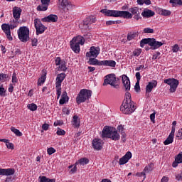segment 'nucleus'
I'll use <instances>...</instances> for the list:
<instances>
[{
	"mask_svg": "<svg viewBox=\"0 0 182 182\" xmlns=\"http://www.w3.org/2000/svg\"><path fill=\"white\" fill-rule=\"evenodd\" d=\"M144 45H149V46H151V48L149 46H146L145 50H150V49H151L152 50H156V49H159V48L163 46V45H164V43L157 41L154 38H144L140 41L141 48H144Z\"/></svg>",
	"mask_w": 182,
	"mask_h": 182,
	"instance_id": "f257e3e1",
	"label": "nucleus"
},
{
	"mask_svg": "<svg viewBox=\"0 0 182 182\" xmlns=\"http://www.w3.org/2000/svg\"><path fill=\"white\" fill-rule=\"evenodd\" d=\"M101 14H105V16H113L114 18H124V19H132V14L129 11L107 10L106 9L100 11Z\"/></svg>",
	"mask_w": 182,
	"mask_h": 182,
	"instance_id": "f03ea898",
	"label": "nucleus"
},
{
	"mask_svg": "<svg viewBox=\"0 0 182 182\" xmlns=\"http://www.w3.org/2000/svg\"><path fill=\"white\" fill-rule=\"evenodd\" d=\"M120 110L124 113V114H132L135 110L136 107L134 105V102L133 101H123Z\"/></svg>",
	"mask_w": 182,
	"mask_h": 182,
	"instance_id": "7ed1b4c3",
	"label": "nucleus"
},
{
	"mask_svg": "<svg viewBox=\"0 0 182 182\" xmlns=\"http://www.w3.org/2000/svg\"><path fill=\"white\" fill-rule=\"evenodd\" d=\"M90 97H92V90L82 89L76 97L77 104L80 105V103H85V102L89 100Z\"/></svg>",
	"mask_w": 182,
	"mask_h": 182,
	"instance_id": "20e7f679",
	"label": "nucleus"
},
{
	"mask_svg": "<svg viewBox=\"0 0 182 182\" xmlns=\"http://www.w3.org/2000/svg\"><path fill=\"white\" fill-rule=\"evenodd\" d=\"M117 83V78L116 77L115 74H108L105 77L104 82L102 85L107 86V85H110V86H112L114 89H119L120 86Z\"/></svg>",
	"mask_w": 182,
	"mask_h": 182,
	"instance_id": "39448f33",
	"label": "nucleus"
},
{
	"mask_svg": "<svg viewBox=\"0 0 182 182\" xmlns=\"http://www.w3.org/2000/svg\"><path fill=\"white\" fill-rule=\"evenodd\" d=\"M17 33L21 42L26 43L29 41V28L27 26L20 27Z\"/></svg>",
	"mask_w": 182,
	"mask_h": 182,
	"instance_id": "423d86ee",
	"label": "nucleus"
},
{
	"mask_svg": "<svg viewBox=\"0 0 182 182\" xmlns=\"http://www.w3.org/2000/svg\"><path fill=\"white\" fill-rule=\"evenodd\" d=\"M66 79V74L65 73H60L57 75L56 77V82H55V89L57 90V99H59L60 97V95H62V88L60 86H62V82Z\"/></svg>",
	"mask_w": 182,
	"mask_h": 182,
	"instance_id": "0eeeda50",
	"label": "nucleus"
},
{
	"mask_svg": "<svg viewBox=\"0 0 182 182\" xmlns=\"http://www.w3.org/2000/svg\"><path fill=\"white\" fill-rule=\"evenodd\" d=\"M95 22H96V17L90 16L83 21L82 23L79 25V28L81 29L82 32H85V31L89 29V25L95 23Z\"/></svg>",
	"mask_w": 182,
	"mask_h": 182,
	"instance_id": "6e6552de",
	"label": "nucleus"
},
{
	"mask_svg": "<svg viewBox=\"0 0 182 182\" xmlns=\"http://www.w3.org/2000/svg\"><path fill=\"white\" fill-rule=\"evenodd\" d=\"M164 82L170 86L169 91L171 93H174L177 90L178 85H180V82L176 78L166 79L164 80Z\"/></svg>",
	"mask_w": 182,
	"mask_h": 182,
	"instance_id": "1a4fd4ad",
	"label": "nucleus"
},
{
	"mask_svg": "<svg viewBox=\"0 0 182 182\" xmlns=\"http://www.w3.org/2000/svg\"><path fill=\"white\" fill-rule=\"evenodd\" d=\"M34 26L36 35H41L48 29V27L43 25L42 21H41V19L39 18L34 19Z\"/></svg>",
	"mask_w": 182,
	"mask_h": 182,
	"instance_id": "9d476101",
	"label": "nucleus"
},
{
	"mask_svg": "<svg viewBox=\"0 0 182 182\" xmlns=\"http://www.w3.org/2000/svg\"><path fill=\"white\" fill-rule=\"evenodd\" d=\"M99 53H100V48L92 46L90 48V52H87L86 57L96 58L97 56H99Z\"/></svg>",
	"mask_w": 182,
	"mask_h": 182,
	"instance_id": "9b49d317",
	"label": "nucleus"
},
{
	"mask_svg": "<svg viewBox=\"0 0 182 182\" xmlns=\"http://www.w3.org/2000/svg\"><path fill=\"white\" fill-rule=\"evenodd\" d=\"M77 39V38H73L70 41V48L75 53H79L80 52V46L79 45V43L76 42Z\"/></svg>",
	"mask_w": 182,
	"mask_h": 182,
	"instance_id": "f8f14e48",
	"label": "nucleus"
},
{
	"mask_svg": "<svg viewBox=\"0 0 182 182\" xmlns=\"http://www.w3.org/2000/svg\"><path fill=\"white\" fill-rule=\"evenodd\" d=\"M114 127H109V126H105L103 128L102 130V139H109L110 137V135L112 134Z\"/></svg>",
	"mask_w": 182,
	"mask_h": 182,
	"instance_id": "ddd939ff",
	"label": "nucleus"
},
{
	"mask_svg": "<svg viewBox=\"0 0 182 182\" xmlns=\"http://www.w3.org/2000/svg\"><path fill=\"white\" fill-rule=\"evenodd\" d=\"M92 144L95 150H102V149H103V141L100 139H94L92 141Z\"/></svg>",
	"mask_w": 182,
	"mask_h": 182,
	"instance_id": "4468645a",
	"label": "nucleus"
},
{
	"mask_svg": "<svg viewBox=\"0 0 182 182\" xmlns=\"http://www.w3.org/2000/svg\"><path fill=\"white\" fill-rule=\"evenodd\" d=\"M129 11L131 12L130 14L132 15V18H134V19H136V21L141 19V16H140V11H139L138 7H132L129 9Z\"/></svg>",
	"mask_w": 182,
	"mask_h": 182,
	"instance_id": "2eb2a0df",
	"label": "nucleus"
},
{
	"mask_svg": "<svg viewBox=\"0 0 182 182\" xmlns=\"http://www.w3.org/2000/svg\"><path fill=\"white\" fill-rule=\"evenodd\" d=\"M130 159H132V152L127 151L126 154L119 159V166H123L124 164H126V163L129 162V160H130Z\"/></svg>",
	"mask_w": 182,
	"mask_h": 182,
	"instance_id": "dca6fc26",
	"label": "nucleus"
},
{
	"mask_svg": "<svg viewBox=\"0 0 182 182\" xmlns=\"http://www.w3.org/2000/svg\"><path fill=\"white\" fill-rule=\"evenodd\" d=\"M58 4L62 7L63 9H67V11H69V9H72V8H73L72 4L68 2V0H58Z\"/></svg>",
	"mask_w": 182,
	"mask_h": 182,
	"instance_id": "f3484780",
	"label": "nucleus"
},
{
	"mask_svg": "<svg viewBox=\"0 0 182 182\" xmlns=\"http://www.w3.org/2000/svg\"><path fill=\"white\" fill-rule=\"evenodd\" d=\"M15 174L14 168H0V176H14Z\"/></svg>",
	"mask_w": 182,
	"mask_h": 182,
	"instance_id": "a211bd4d",
	"label": "nucleus"
},
{
	"mask_svg": "<svg viewBox=\"0 0 182 182\" xmlns=\"http://www.w3.org/2000/svg\"><path fill=\"white\" fill-rule=\"evenodd\" d=\"M58 16L55 14H50L41 19L42 22H58Z\"/></svg>",
	"mask_w": 182,
	"mask_h": 182,
	"instance_id": "6ab92c4d",
	"label": "nucleus"
},
{
	"mask_svg": "<svg viewBox=\"0 0 182 182\" xmlns=\"http://www.w3.org/2000/svg\"><path fill=\"white\" fill-rule=\"evenodd\" d=\"M122 83L125 87V90H130V79L126 75H123L122 77Z\"/></svg>",
	"mask_w": 182,
	"mask_h": 182,
	"instance_id": "aec40b11",
	"label": "nucleus"
},
{
	"mask_svg": "<svg viewBox=\"0 0 182 182\" xmlns=\"http://www.w3.org/2000/svg\"><path fill=\"white\" fill-rule=\"evenodd\" d=\"M157 86V81L156 80H152L151 82H149L148 85L146 87V93H150L151 90H153V87H156Z\"/></svg>",
	"mask_w": 182,
	"mask_h": 182,
	"instance_id": "412c9836",
	"label": "nucleus"
},
{
	"mask_svg": "<svg viewBox=\"0 0 182 182\" xmlns=\"http://www.w3.org/2000/svg\"><path fill=\"white\" fill-rule=\"evenodd\" d=\"M21 14H22V9L19 7H14L13 9V16L14 19L18 21L21 18Z\"/></svg>",
	"mask_w": 182,
	"mask_h": 182,
	"instance_id": "4be33fe9",
	"label": "nucleus"
},
{
	"mask_svg": "<svg viewBox=\"0 0 182 182\" xmlns=\"http://www.w3.org/2000/svg\"><path fill=\"white\" fill-rule=\"evenodd\" d=\"M87 63L89 65H95V66H102V61L96 59V58H92V57H90L89 58V60L87 61Z\"/></svg>",
	"mask_w": 182,
	"mask_h": 182,
	"instance_id": "5701e85b",
	"label": "nucleus"
},
{
	"mask_svg": "<svg viewBox=\"0 0 182 182\" xmlns=\"http://www.w3.org/2000/svg\"><path fill=\"white\" fill-rule=\"evenodd\" d=\"M109 139H111V140H114V141L120 140V134H119V132H117L116 128H114Z\"/></svg>",
	"mask_w": 182,
	"mask_h": 182,
	"instance_id": "b1692460",
	"label": "nucleus"
},
{
	"mask_svg": "<svg viewBox=\"0 0 182 182\" xmlns=\"http://www.w3.org/2000/svg\"><path fill=\"white\" fill-rule=\"evenodd\" d=\"M102 66H109L110 68H114L116 66V61L113 60H102Z\"/></svg>",
	"mask_w": 182,
	"mask_h": 182,
	"instance_id": "393cba45",
	"label": "nucleus"
},
{
	"mask_svg": "<svg viewBox=\"0 0 182 182\" xmlns=\"http://www.w3.org/2000/svg\"><path fill=\"white\" fill-rule=\"evenodd\" d=\"M68 102H69V96H68V92L64 91L61 95L59 103L60 105H65V103H68Z\"/></svg>",
	"mask_w": 182,
	"mask_h": 182,
	"instance_id": "a878e982",
	"label": "nucleus"
},
{
	"mask_svg": "<svg viewBox=\"0 0 182 182\" xmlns=\"http://www.w3.org/2000/svg\"><path fill=\"white\" fill-rule=\"evenodd\" d=\"M141 15L144 18H151V16H154L155 13L152 10L147 9L141 13Z\"/></svg>",
	"mask_w": 182,
	"mask_h": 182,
	"instance_id": "bb28decb",
	"label": "nucleus"
},
{
	"mask_svg": "<svg viewBox=\"0 0 182 182\" xmlns=\"http://www.w3.org/2000/svg\"><path fill=\"white\" fill-rule=\"evenodd\" d=\"M46 70H43V75L41 76V77L38 80V86H42L43 83H45V80H46Z\"/></svg>",
	"mask_w": 182,
	"mask_h": 182,
	"instance_id": "cd10ccee",
	"label": "nucleus"
},
{
	"mask_svg": "<svg viewBox=\"0 0 182 182\" xmlns=\"http://www.w3.org/2000/svg\"><path fill=\"white\" fill-rule=\"evenodd\" d=\"M79 119V117L77 115H74L73 117V126L76 129L80 127V120Z\"/></svg>",
	"mask_w": 182,
	"mask_h": 182,
	"instance_id": "c85d7f7f",
	"label": "nucleus"
},
{
	"mask_svg": "<svg viewBox=\"0 0 182 182\" xmlns=\"http://www.w3.org/2000/svg\"><path fill=\"white\" fill-rule=\"evenodd\" d=\"M173 141H174V135L169 134L167 139L164 141V144L168 146V144H171Z\"/></svg>",
	"mask_w": 182,
	"mask_h": 182,
	"instance_id": "c756f323",
	"label": "nucleus"
},
{
	"mask_svg": "<svg viewBox=\"0 0 182 182\" xmlns=\"http://www.w3.org/2000/svg\"><path fill=\"white\" fill-rule=\"evenodd\" d=\"M39 182H56V179L53 178L50 179L45 176H39Z\"/></svg>",
	"mask_w": 182,
	"mask_h": 182,
	"instance_id": "7c9ffc66",
	"label": "nucleus"
},
{
	"mask_svg": "<svg viewBox=\"0 0 182 182\" xmlns=\"http://www.w3.org/2000/svg\"><path fill=\"white\" fill-rule=\"evenodd\" d=\"M73 38H77L76 43H78V45H85V37L82 36H77L76 37H74Z\"/></svg>",
	"mask_w": 182,
	"mask_h": 182,
	"instance_id": "2f4dec72",
	"label": "nucleus"
},
{
	"mask_svg": "<svg viewBox=\"0 0 182 182\" xmlns=\"http://www.w3.org/2000/svg\"><path fill=\"white\" fill-rule=\"evenodd\" d=\"M1 29L4 32V33L11 32V27L9 26V24H8V23H3L1 25Z\"/></svg>",
	"mask_w": 182,
	"mask_h": 182,
	"instance_id": "473e14b6",
	"label": "nucleus"
},
{
	"mask_svg": "<svg viewBox=\"0 0 182 182\" xmlns=\"http://www.w3.org/2000/svg\"><path fill=\"white\" fill-rule=\"evenodd\" d=\"M48 6L41 4L37 6V11H38V12H43L48 11Z\"/></svg>",
	"mask_w": 182,
	"mask_h": 182,
	"instance_id": "72a5a7b5",
	"label": "nucleus"
},
{
	"mask_svg": "<svg viewBox=\"0 0 182 182\" xmlns=\"http://www.w3.org/2000/svg\"><path fill=\"white\" fill-rule=\"evenodd\" d=\"M28 109L29 110H31V112H35L36 110H38V105L35 103L28 104L27 105Z\"/></svg>",
	"mask_w": 182,
	"mask_h": 182,
	"instance_id": "f704fd0d",
	"label": "nucleus"
},
{
	"mask_svg": "<svg viewBox=\"0 0 182 182\" xmlns=\"http://www.w3.org/2000/svg\"><path fill=\"white\" fill-rule=\"evenodd\" d=\"M169 4H172V6H177V5H179L180 6H181L182 1L181 0H170Z\"/></svg>",
	"mask_w": 182,
	"mask_h": 182,
	"instance_id": "c9c22d12",
	"label": "nucleus"
},
{
	"mask_svg": "<svg viewBox=\"0 0 182 182\" xmlns=\"http://www.w3.org/2000/svg\"><path fill=\"white\" fill-rule=\"evenodd\" d=\"M11 130L13 132V133H14L16 134V136H18V137H21V136H22V132H21V131H19V129H18L14 127H11Z\"/></svg>",
	"mask_w": 182,
	"mask_h": 182,
	"instance_id": "e433bc0d",
	"label": "nucleus"
},
{
	"mask_svg": "<svg viewBox=\"0 0 182 182\" xmlns=\"http://www.w3.org/2000/svg\"><path fill=\"white\" fill-rule=\"evenodd\" d=\"M153 171V163L148 164L144 169V173H150Z\"/></svg>",
	"mask_w": 182,
	"mask_h": 182,
	"instance_id": "4c0bfd02",
	"label": "nucleus"
},
{
	"mask_svg": "<svg viewBox=\"0 0 182 182\" xmlns=\"http://www.w3.org/2000/svg\"><path fill=\"white\" fill-rule=\"evenodd\" d=\"M18 24L19 21H18V20H13V21L9 24L10 29H15Z\"/></svg>",
	"mask_w": 182,
	"mask_h": 182,
	"instance_id": "58836bf2",
	"label": "nucleus"
},
{
	"mask_svg": "<svg viewBox=\"0 0 182 182\" xmlns=\"http://www.w3.org/2000/svg\"><path fill=\"white\" fill-rule=\"evenodd\" d=\"M78 163L81 166H85V164H89V160L87 158H81L80 159L78 160Z\"/></svg>",
	"mask_w": 182,
	"mask_h": 182,
	"instance_id": "ea45409f",
	"label": "nucleus"
},
{
	"mask_svg": "<svg viewBox=\"0 0 182 182\" xmlns=\"http://www.w3.org/2000/svg\"><path fill=\"white\" fill-rule=\"evenodd\" d=\"M137 4L139 5H144V4H145V5H151V1H150V0H137Z\"/></svg>",
	"mask_w": 182,
	"mask_h": 182,
	"instance_id": "a19ab883",
	"label": "nucleus"
},
{
	"mask_svg": "<svg viewBox=\"0 0 182 182\" xmlns=\"http://www.w3.org/2000/svg\"><path fill=\"white\" fill-rule=\"evenodd\" d=\"M60 70H63V72H66L68 70V68L66 67V62L62 61L61 65L59 66Z\"/></svg>",
	"mask_w": 182,
	"mask_h": 182,
	"instance_id": "79ce46f5",
	"label": "nucleus"
},
{
	"mask_svg": "<svg viewBox=\"0 0 182 182\" xmlns=\"http://www.w3.org/2000/svg\"><path fill=\"white\" fill-rule=\"evenodd\" d=\"M124 102H133L132 100V94H130V92H127L125 93V99H124Z\"/></svg>",
	"mask_w": 182,
	"mask_h": 182,
	"instance_id": "37998d69",
	"label": "nucleus"
},
{
	"mask_svg": "<svg viewBox=\"0 0 182 182\" xmlns=\"http://www.w3.org/2000/svg\"><path fill=\"white\" fill-rule=\"evenodd\" d=\"M57 134L58 136H65L66 134V132L60 127L57 128Z\"/></svg>",
	"mask_w": 182,
	"mask_h": 182,
	"instance_id": "c03bdc74",
	"label": "nucleus"
},
{
	"mask_svg": "<svg viewBox=\"0 0 182 182\" xmlns=\"http://www.w3.org/2000/svg\"><path fill=\"white\" fill-rule=\"evenodd\" d=\"M47 153L49 156H52L53 153H56V149H55L53 147L48 148Z\"/></svg>",
	"mask_w": 182,
	"mask_h": 182,
	"instance_id": "a18cd8bd",
	"label": "nucleus"
},
{
	"mask_svg": "<svg viewBox=\"0 0 182 182\" xmlns=\"http://www.w3.org/2000/svg\"><path fill=\"white\" fill-rule=\"evenodd\" d=\"M171 15V11L170 10L163 9L162 16H170Z\"/></svg>",
	"mask_w": 182,
	"mask_h": 182,
	"instance_id": "49530a36",
	"label": "nucleus"
},
{
	"mask_svg": "<svg viewBox=\"0 0 182 182\" xmlns=\"http://www.w3.org/2000/svg\"><path fill=\"white\" fill-rule=\"evenodd\" d=\"M144 33H154V30L150 28H144Z\"/></svg>",
	"mask_w": 182,
	"mask_h": 182,
	"instance_id": "de8ad7c7",
	"label": "nucleus"
},
{
	"mask_svg": "<svg viewBox=\"0 0 182 182\" xmlns=\"http://www.w3.org/2000/svg\"><path fill=\"white\" fill-rule=\"evenodd\" d=\"M175 159H176V161H178L179 164H181L182 163V152L179 153Z\"/></svg>",
	"mask_w": 182,
	"mask_h": 182,
	"instance_id": "09e8293b",
	"label": "nucleus"
},
{
	"mask_svg": "<svg viewBox=\"0 0 182 182\" xmlns=\"http://www.w3.org/2000/svg\"><path fill=\"white\" fill-rule=\"evenodd\" d=\"M141 48L134 50L133 51V55H134V56H140V54H141Z\"/></svg>",
	"mask_w": 182,
	"mask_h": 182,
	"instance_id": "8fccbe9b",
	"label": "nucleus"
},
{
	"mask_svg": "<svg viewBox=\"0 0 182 182\" xmlns=\"http://www.w3.org/2000/svg\"><path fill=\"white\" fill-rule=\"evenodd\" d=\"M136 38L135 33H128L127 35V41H132V39H134Z\"/></svg>",
	"mask_w": 182,
	"mask_h": 182,
	"instance_id": "3c124183",
	"label": "nucleus"
},
{
	"mask_svg": "<svg viewBox=\"0 0 182 182\" xmlns=\"http://www.w3.org/2000/svg\"><path fill=\"white\" fill-rule=\"evenodd\" d=\"M55 63L56 66H59L60 63H62V59L60 58V57L55 58Z\"/></svg>",
	"mask_w": 182,
	"mask_h": 182,
	"instance_id": "603ef678",
	"label": "nucleus"
},
{
	"mask_svg": "<svg viewBox=\"0 0 182 182\" xmlns=\"http://www.w3.org/2000/svg\"><path fill=\"white\" fill-rule=\"evenodd\" d=\"M6 146L7 149H10V150H14V149H15V146H14V144L9 141H8L6 144Z\"/></svg>",
	"mask_w": 182,
	"mask_h": 182,
	"instance_id": "864d4df0",
	"label": "nucleus"
},
{
	"mask_svg": "<svg viewBox=\"0 0 182 182\" xmlns=\"http://www.w3.org/2000/svg\"><path fill=\"white\" fill-rule=\"evenodd\" d=\"M176 137H177L178 140H182V128L178 131Z\"/></svg>",
	"mask_w": 182,
	"mask_h": 182,
	"instance_id": "5fc2aeb1",
	"label": "nucleus"
},
{
	"mask_svg": "<svg viewBox=\"0 0 182 182\" xmlns=\"http://www.w3.org/2000/svg\"><path fill=\"white\" fill-rule=\"evenodd\" d=\"M5 93H6V90H5V88L0 87V96H6Z\"/></svg>",
	"mask_w": 182,
	"mask_h": 182,
	"instance_id": "6e6d98bb",
	"label": "nucleus"
},
{
	"mask_svg": "<svg viewBox=\"0 0 182 182\" xmlns=\"http://www.w3.org/2000/svg\"><path fill=\"white\" fill-rule=\"evenodd\" d=\"M178 50H180V47H178V44H175L172 48V51L177 53V52H178Z\"/></svg>",
	"mask_w": 182,
	"mask_h": 182,
	"instance_id": "4d7b16f0",
	"label": "nucleus"
},
{
	"mask_svg": "<svg viewBox=\"0 0 182 182\" xmlns=\"http://www.w3.org/2000/svg\"><path fill=\"white\" fill-rule=\"evenodd\" d=\"M41 2L43 5H46V6H49V4H50V0H41Z\"/></svg>",
	"mask_w": 182,
	"mask_h": 182,
	"instance_id": "13d9d810",
	"label": "nucleus"
},
{
	"mask_svg": "<svg viewBox=\"0 0 182 182\" xmlns=\"http://www.w3.org/2000/svg\"><path fill=\"white\" fill-rule=\"evenodd\" d=\"M8 75L6 74H4V73H1L0 74V82L4 80V79H8Z\"/></svg>",
	"mask_w": 182,
	"mask_h": 182,
	"instance_id": "bf43d9fd",
	"label": "nucleus"
},
{
	"mask_svg": "<svg viewBox=\"0 0 182 182\" xmlns=\"http://www.w3.org/2000/svg\"><path fill=\"white\" fill-rule=\"evenodd\" d=\"M155 11H156V14H159V15H162V14H163V9H161L160 7L156 8Z\"/></svg>",
	"mask_w": 182,
	"mask_h": 182,
	"instance_id": "052dcab7",
	"label": "nucleus"
},
{
	"mask_svg": "<svg viewBox=\"0 0 182 182\" xmlns=\"http://www.w3.org/2000/svg\"><path fill=\"white\" fill-rule=\"evenodd\" d=\"M31 42H32L31 43L32 46H38V38H33L31 40Z\"/></svg>",
	"mask_w": 182,
	"mask_h": 182,
	"instance_id": "680f3d73",
	"label": "nucleus"
},
{
	"mask_svg": "<svg viewBox=\"0 0 182 182\" xmlns=\"http://www.w3.org/2000/svg\"><path fill=\"white\" fill-rule=\"evenodd\" d=\"M62 124H63V121L62 120H58L56 122H54V126H62Z\"/></svg>",
	"mask_w": 182,
	"mask_h": 182,
	"instance_id": "e2e57ef3",
	"label": "nucleus"
},
{
	"mask_svg": "<svg viewBox=\"0 0 182 182\" xmlns=\"http://www.w3.org/2000/svg\"><path fill=\"white\" fill-rule=\"evenodd\" d=\"M63 112L64 113V114H70V111L66 107H64L63 108Z\"/></svg>",
	"mask_w": 182,
	"mask_h": 182,
	"instance_id": "0e129e2a",
	"label": "nucleus"
},
{
	"mask_svg": "<svg viewBox=\"0 0 182 182\" xmlns=\"http://www.w3.org/2000/svg\"><path fill=\"white\" fill-rule=\"evenodd\" d=\"M5 34L6 35V38H7V39H9V41H12L14 39L12 38V36L11 35V31L5 33Z\"/></svg>",
	"mask_w": 182,
	"mask_h": 182,
	"instance_id": "69168bd1",
	"label": "nucleus"
},
{
	"mask_svg": "<svg viewBox=\"0 0 182 182\" xmlns=\"http://www.w3.org/2000/svg\"><path fill=\"white\" fill-rule=\"evenodd\" d=\"M121 135H122V141H123V143H125V141H126V132H121Z\"/></svg>",
	"mask_w": 182,
	"mask_h": 182,
	"instance_id": "338daca9",
	"label": "nucleus"
},
{
	"mask_svg": "<svg viewBox=\"0 0 182 182\" xmlns=\"http://www.w3.org/2000/svg\"><path fill=\"white\" fill-rule=\"evenodd\" d=\"M42 129L43 130H45L46 132V130H49V124H43L42 125Z\"/></svg>",
	"mask_w": 182,
	"mask_h": 182,
	"instance_id": "774afa93",
	"label": "nucleus"
}]
</instances>
